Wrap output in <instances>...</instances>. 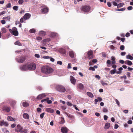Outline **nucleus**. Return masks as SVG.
<instances>
[{
    "label": "nucleus",
    "instance_id": "1",
    "mask_svg": "<svg viewBox=\"0 0 133 133\" xmlns=\"http://www.w3.org/2000/svg\"><path fill=\"white\" fill-rule=\"evenodd\" d=\"M54 69L48 66H45L42 67L41 68V72L43 74L48 75L53 72Z\"/></svg>",
    "mask_w": 133,
    "mask_h": 133
},
{
    "label": "nucleus",
    "instance_id": "2",
    "mask_svg": "<svg viewBox=\"0 0 133 133\" xmlns=\"http://www.w3.org/2000/svg\"><path fill=\"white\" fill-rule=\"evenodd\" d=\"M91 8L89 6L85 5L82 6L81 8L82 11L84 13H88L90 11Z\"/></svg>",
    "mask_w": 133,
    "mask_h": 133
},
{
    "label": "nucleus",
    "instance_id": "3",
    "mask_svg": "<svg viewBox=\"0 0 133 133\" xmlns=\"http://www.w3.org/2000/svg\"><path fill=\"white\" fill-rule=\"evenodd\" d=\"M28 64V70H34L36 68V64L34 63H30Z\"/></svg>",
    "mask_w": 133,
    "mask_h": 133
},
{
    "label": "nucleus",
    "instance_id": "4",
    "mask_svg": "<svg viewBox=\"0 0 133 133\" xmlns=\"http://www.w3.org/2000/svg\"><path fill=\"white\" fill-rule=\"evenodd\" d=\"M56 89L57 91L63 92H65L66 91L65 88L62 85H58L57 86Z\"/></svg>",
    "mask_w": 133,
    "mask_h": 133
},
{
    "label": "nucleus",
    "instance_id": "5",
    "mask_svg": "<svg viewBox=\"0 0 133 133\" xmlns=\"http://www.w3.org/2000/svg\"><path fill=\"white\" fill-rule=\"evenodd\" d=\"M10 32L13 35L15 36H17L18 35V32L17 30V28L15 27H13L12 30L9 29Z\"/></svg>",
    "mask_w": 133,
    "mask_h": 133
},
{
    "label": "nucleus",
    "instance_id": "6",
    "mask_svg": "<svg viewBox=\"0 0 133 133\" xmlns=\"http://www.w3.org/2000/svg\"><path fill=\"white\" fill-rule=\"evenodd\" d=\"M28 64L22 65L19 66V68L21 70L23 71H26L28 70Z\"/></svg>",
    "mask_w": 133,
    "mask_h": 133
},
{
    "label": "nucleus",
    "instance_id": "7",
    "mask_svg": "<svg viewBox=\"0 0 133 133\" xmlns=\"http://www.w3.org/2000/svg\"><path fill=\"white\" fill-rule=\"evenodd\" d=\"M93 52L91 50H90L88 52V58L89 59H92L93 58Z\"/></svg>",
    "mask_w": 133,
    "mask_h": 133
},
{
    "label": "nucleus",
    "instance_id": "8",
    "mask_svg": "<svg viewBox=\"0 0 133 133\" xmlns=\"http://www.w3.org/2000/svg\"><path fill=\"white\" fill-rule=\"evenodd\" d=\"M26 59L25 57L24 56H22L20 57L19 59L17 60L18 63H23Z\"/></svg>",
    "mask_w": 133,
    "mask_h": 133
},
{
    "label": "nucleus",
    "instance_id": "9",
    "mask_svg": "<svg viewBox=\"0 0 133 133\" xmlns=\"http://www.w3.org/2000/svg\"><path fill=\"white\" fill-rule=\"evenodd\" d=\"M70 81L71 83L73 85H75L76 84V80L75 78L73 76H71L70 77Z\"/></svg>",
    "mask_w": 133,
    "mask_h": 133
},
{
    "label": "nucleus",
    "instance_id": "10",
    "mask_svg": "<svg viewBox=\"0 0 133 133\" xmlns=\"http://www.w3.org/2000/svg\"><path fill=\"white\" fill-rule=\"evenodd\" d=\"M49 10V8L47 7L43 8L41 10V12L43 14H45L47 13Z\"/></svg>",
    "mask_w": 133,
    "mask_h": 133
},
{
    "label": "nucleus",
    "instance_id": "11",
    "mask_svg": "<svg viewBox=\"0 0 133 133\" xmlns=\"http://www.w3.org/2000/svg\"><path fill=\"white\" fill-rule=\"evenodd\" d=\"M10 107L6 106H4L3 108V110L5 112H9L10 111Z\"/></svg>",
    "mask_w": 133,
    "mask_h": 133
},
{
    "label": "nucleus",
    "instance_id": "12",
    "mask_svg": "<svg viewBox=\"0 0 133 133\" xmlns=\"http://www.w3.org/2000/svg\"><path fill=\"white\" fill-rule=\"evenodd\" d=\"M83 85L81 83L78 84L77 86V88L80 90H82L84 88Z\"/></svg>",
    "mask_w": 133,
    "mask_h": 133
},
{
    "label": "nucleus",
    "instance_id": "13",
    "mask_svg": "<svg viewBox=\"0 0 133 133\" xmlns=\"http://www.w3.org/2000/svg\"><path fill=\"white\" fill-rule=\"evenodd\" d=\"M31 15L29 13L25 14L23 16L25 20L29 19Z\"/></svg>",
    "mask_w": 133,
    "mask_h": 133
},
{
    "label": "nucleus",
    "instance_id": "14",
    "mask_svg": "<svg viewBox=\"0 0 133 133\" xmlns=\"http://www.w3.org/2000/svg\"><path fill=\"white\" fill-rule=\"evenodd\" d=\"M46 96V95L45 94H42L39 95L37 96V98L38 99H41Z\"/></svg>",
    "mask_w": 133,
    "mask_h": 133
},
{
    "label": "nucleus",
    "instance_id": "15",
    "mask_svg": "<svg viewBox=\"0 0 133 133\" xmlns=\"http://www.w3.org/2000/svg\"><path fill=\"white\" fill-rule=\"evenodd\" d=\"M3 125H4L6 126H8V124L7 122L3 120L0 122V126H2Z\"/></svg>",
    "mask_w": 133,
    "mask_h": 133
},
{
    "label": "nucleus",
    "instance_id": "16",
    "mask_svg": "<svg viewBox=\"0 0 133 133\" xmlns=\"http://www.w3.org/2000/svg\"><path fill=\"white\" fill-rule=\"evenodd\" d=\"M59 51L60 53L63 54H66V50L63 48L60 49L59 50Z\"/></svg>",
    "mask_w": 133,
    "mask_h": 133
},
{
    "label": "nucleus",
    "instance_id": "17",
    "mask_svg": "<svg viewBox=\"0 0 133 133\" xmlns=\"http://www.w3.org/2000/svg\"><path fill=\"white\" fill-rule=\"evenodd\" d=\"M61 130V132L63 133H67L68 132V129L66 127H62Z\"/></svg>",
    "mask_w": 133,
    "mask_h": 133
},
{
    "label": "nucleus",
    "instance_id": "18",
    "mask_svg": "<svg viewBox=\"0 0 133 133\" xmlns=\"http://www.w3.org/2000/svg\"><path fill=\"white\" fill-rule=\"evenodd\" d=\"M45 111L48 112L53 113L54 112V111L53 109L51 108H46L45 109Z\"/></svg>",
    "mask_w": 133,
    "mask_h": 133
},
{
    "label": "nucleus",
    "instance_id": "19",
    "mask_svg": "<svg viewBox=\"0 0 133 133\" xmlns=\"http://www.w3.org/2000/svg\"><path fill=\"white\" fill-rule=\"evenodd\" d=\"M102 100V99L101 97H98L97 98V99H95L94 104H97V102H98V101L101 102Z\"/></svg>",
    "mask_w": 133,
    "mask_h": 133
},
{
    "label": "nucleus",
    "instance_id": "20",
    "mask_svg": "<svg viewBox=\"0 0 133 133\" xmlns=\"http://www.w3.org/2000/svg\"><path fill=\"white\" fill-rule=\"evenodd\" d=\"M110 126V123H105L104 127V129H108Z\"/></svg>",
    "mask_w": 133,
    "mask_h": 133
},
{
    "label": "nucleus",
    "instance_id": "21",
    "mask_svg": "<svg viewBox=\"0 0 133 133\" xmlns=\"http://www.w3.org/2000/svg\"><path fill=\"white\" fill-rule=\"evenodd\" d=\"M39 35L41 36H44L46 34V32H45L43 31H41L39 32Z\"/></svg>",
    "mask_w": 133,
    "mask_h": 133
},
{
    "label": "nucleus",
    "instance_id": "22",
    "mask_svg": "<svg viewBox=\"0 0 133 133\" xmlns=\"http://www.w3.org/2000/svg\"><path fill=\"white\" fill-rule=\"evenodd\" d=\"M23 116V118L26 119H28L29 118V115L27 113H25L24 114Z\"/></svg>",
    "mask_w": 133,
    "mask_h": 133
},
{
    "label": "nucleus",
    "instance_id": "23",
    "mask_svg": "<svg viewBox=\"0 0 133 133\" xmlns=\"http://www.w3.org/2000/svg\"><path fill=\"white\" fill-rule=\"evenodd\" d=\"M75 53L73 51H70L69 52V55L71 58H73L74 56Z\"/></svg>",
    "mask_w": 133,
    "mask_h": 133
},
{
    "label": "nucleus",
    "instance_id": "24",
    "mask_svg": "<svg viewBox=\"0 0 133 133\" xmlns=\"http://www.w3.org/2000/svg\"><path fill=\"white\" fill-rule=\"evenodd\" d=\"M7 119L9 121H15L14 119L11 116H8L7 117Z\"/></svg>",
    "mask_w": 133,
    "mask_h": 133
},
{
    "label": "nucleus",
    "instance_id": "25",
    "mask_svg": "<svg viewBox=\"0 0 133 133\" xmlns=\"http://www.w3.org/2000/svg\"><path fill=\"white\" fill-rule=\"evenodd\" d=\"M10 104L12 106H14L16 104V102L14 100H11L10 101Z\"/></svg>",
    "mask_w": 133,
    "mask_h": 133
},
{
    "label": "nucleus",
    "instance_id": "26",
    "mask_svg": "<svg viewBox=\"0 0 133 133\" xmlns=\"http://www.w3.org/2000/svg\"><path fill=\"white\" fill-rule=\"evenodd\" d=\"M22 105L24 107H26L29 105V104L26 102H23L22 103Z\"/></svg>",
    "mask_w": 133,
    "mask_h": 133
},
{
    "label": "nucleus",
    "instance_id": "27",
    "mask_svg": "<svg viewBox=\"0 0 133 133\" xmlns=\"http://www.w3.org/2000/svg\"><path fill=\"white\" fill-rule=\"evenodd\" d=\"M87 94L88 96L91 98H92L94 96L93 94L90 92H87Z\"/></svg>",
    "mask_w": 133,
    "mask_h": 133
},
{
    "label": "nucleus",
    "instance_id": "28",
    "mask_svg": "<svg viewBox=\"0 0 133 133\" xmlns=\"http://www.w3.org/2000/svg\"><path fill=\"white\" fill-rule=\"evenodd\" d=\"M22 128H21V130L20 132L21 133H27L28 130L26 129H25L23 130H22Z\"/></svg>",
    "mask_w": 133,
    "mask_h": 133
},
{
    "label": "nucleus",
    "instance_id": "29",
    "mask_svg": "<svg viewBox=\"0 0 133 133\" xmlns=\"http://www.w3.org/2000/svg\"><path fill=\"white\" fill-rule=\"evenodd\" d=\"M126 58L127 59L132 60L133 59V57L130 55H128L126 56Z\"/></svg>",
    "mask_w": 133,
    "mask_h": 133
},
{
    "label": "nucleus",
    "instance_id": "30",
    "mask_svg": "<svg viewBox=\"0 0 133 133\" xmlns=\"http://www.w3.org/2000/svg\"><path fill=\"white\" fill-rule=\"evenodd\" d=\"M15 45H18L19 46L22 45V44L19 41H16L15 43Z\"/></svg>",
    "mask_w": 133,
    "mask_h": 133
},
{
    "label": "nucleus",
    "instance_id": "31",
    "mask_svg": "<svg viewBox=\"0 0 133 133\" xmlns=\"http://www.w3.org/2000/svg\"><path fill=\"white\" fill-rule=\"evenodd\" d=\"M110 72L111 74H114L116 72V69L112 70L110 71Z\"/></svg>",
    "mask_w": 133,
    "mask_h": 133
},
{
    "label": "nucleus",
    "instance_id": "32",
    "mask_svg": "<svg viewBox=\"0 0 133 133\" xmlns=\"http://www.w3.org/2000/svg\"><path fill=\"white\" fill-rule=\"evenodd\" d=\"M65 121L63 117H61V119L60 122L59 123L60 124H64L65 122Z\"/></svg>",
    "mask_w": 133,
    "mask_h": 133
},
{
    "label": "nucleus",
    "instance_id": "33",
    "mask_svg": "<svg viewBox=\"0 0 133 133\" xmlns=\"http://www.w3.org/2000/svg\"><path fill=\"white\" fill-rule=\"evenodd\" d=\"M2 33H5L6 32V29L5 28H3L1 29Z\"/></svg>",
    "mask_w": 133,
    "mask_h": 133
},
{
    "label": "nucleus",
    "instance_id": "34",
    "mask_svg": "<svg viewBox=\"0 0 133 133\" xmlns=\"http://www.w3.org/2000/svg\"><path fill=\"white\" fill-rule=\"evenodd\" d=\"M50 41V39L49 38H48L47 39H44L43 40V41L44 42H48Z\"/></svg>",
    "mask_w": 133,
    "mask_h": 133
},
{
    "label": "nucleus",
    "instance_id": "35",
    "mask_svg": "<svg viewBox=\"0 0 133 133\" xmlns=\"http://www.w3.org/2000/svg\"><path fill=\"white\" fill-rule=\"evenodd\" d=\"M123 3H120L118 4L117 5V7L118 8H119L123 6Z\"/></svg>",
    "mask_w": 133,
    "mask_h": 133
},
{
    "label": "nucleus",
    "instance_id": "36",
    "mask_svg": "<svg viewBox=\"0 0 133 133\" xmlns=\"http://www.w3.org/2000/svg\"><path fill=\"white\" fill-rule=\"evenodd\" d=\"M51 36L53 37H54L57 35V34L56 33H52L51 34Z\"/></svg>",
    "mask_w": 133,
    "mask_h": 133
},
{
    "label": "nucleus",
    "instance_id": "37",
    "mask_svg": "<svg viewBox=\"0 0 133 133\" xmlns=\"http://www.w3.org/2000/svg\"><path fill=\"white\" fill-rule=\"evenodd\" d=\"M29 31L31 33H34L35 32V30L34 29H30Z\"/></svg>",
    "mask_w": 133,
    "mask_h": 133
},
{
    "label": "nucleus",
    "instance_id": "38",
    "mask_svg": "<svg viewBox=\"0 0 133 133\" xmlns=\"http://www.w3.org/2000/svg\"><path fill=\"white\" fill-rule=\"evenodd\" d=\"M21 130V128H19V129H18L17 128H15V131L16 132H20Z\"/></svg>",
    "mask_w": 133,
    "mask_h": 133
},
{
    "label": "nucleus",
    "instance_id": "39",
    "mask_svg": "<svg viewBox=\"0 0 133 133\" xmlns=\"http://www.w3.org/2000/svg\"><path fill=\"white\" fill-rule=\"evenodd\" d=\"M68 117L72 118H73L74 116L72 115H70L69 114H67Z\"/></svg>",
    "mask_w": 133,
    "mask_h": 133
},
{
    "label": "nucleus",
    "instance_id": "40",
    "mask_svg": "<svg viewBox=\"0 0 133 133\" xmlns=\"http://www.w3.org/2000/svg\"><path fill=\"white\" fill-rule=\"evenodd\" d=\"M125 8H123L121 9H117L116 10L117 11H123L125 10Z\"/></svg>",
    "mask_w": 133,
    "mask_h": 133
},
{
    "label": "nucleus",
    "instance_id": "41",
    "mask_svg": "<svg viewBox=\"0 0 133 133\" xmlns=\"http://www.w3.org/2000/svg\"><path fill=\"white\" fill-rule=\"evenodd\" d=\"M36 39L38 41H41L42 39V38L38 36L36 37Z\"/></svg>",
    "mask_w": 133,
    "mask_h": 133
},
{
    "label": "nucleus",
    "instance_id": "42",
    "mask_svg": "<svg viewBox=\"0 0 133 133\" xmlns=\"http://www.w3.org/2000/svg\"><path fill=\"white\" fill-rule=\"evenodd\" d=\"M127 62V64L129 65H131L132 64V62L130 61L129 60Z\"/></svg>",
    "mask_w": 133,
    "mask_h": 133
},
{
    "label": "nucleus",
    "instance_id": "43",
    "mask_svg": "<svg viewBox=\"0 0 133 133\" xmlns=\"http://www.w3.org/2000/svg\"><path fill=\"white\" fill-rule=\"evenodd\" d=\"M48 99H49V98H47L45 99H44L42 100L41 101V102H45V101L47 102Z\"/></svg>",
    "mask_w": 133,
    "mask_h": 133
},
{
    "label": "nucleus",
    "instance_id": "44",
    "mask_svg": "<svg viewBox=\"0 0 133 133\" xmlns=\"http://www.w3.org/2000/svg\"><path fill=\"white\" fill-rule=\"evenodd\" d=\"M103 111L104 112H108V110L107 109L105 108H104L103 109Z\"/></svg>",
    "mask_w": 133,
    "mask_h": 133
},
{
    "label": "nucleus",
    "instance_id": "45",
    "mask_svg": "<svg viewBox=\"0 0 133 133\" xmlns=\"http://www.w3.org/2000/svg\"><path fill=\"white\" fill-rule=\"evenodd\" d=\"M120 49L122 50H124V45H121L120 46Z\"/></svg>",
    "mask_w": 133,
    "mask_h": 133
},
{
    "label": "nucleus",
    "instance_id": "46",
    "mask_svg": "<svg viewBox=\"0 0 133 133\" xmlns=\"http://www.w3.org/2000/svg\"><path fill=\"white\" fill-rule=\"evenodd\" d=\"M24 2L23 0H19L18 1V3L20 4H22Z\"/></svg>",
    "mask_w": 133,
    "mask_h": 133
},
{
    "label": "nucleus",
    "instance_id": "47",
    "mask_svg": "<svg viewBox=\"0 0 133 133\" xmlns=\"http://www.w3.org/2000/svg\"><path fill=\"white\" fill-rule=\"evenodd\" d=\"M18 6H14L13 8L14 10H18Z\"/></svg>",
    "mask_w": 133,
    "mask_h": 133
},
{
    "label": "nucleus",
    "instance_id": "48",
    "mask_svg": "<svg viewBox=\"0 0 133 133\" xmlns=\"http://www.w3.org/2000/svg\"><path fill=\"white\" fill-rule=\"evenodd\" d=\"M89 69L90 70H92V71H95V69L92 66H90Z\"/></svg>",
    "mask_w": 133,
    "mask_h": 133
},
{
    "label": "nucleus",
    "instance_id": "49",
    "mask_svg": "<svg viewBox=\"0 0 133 133\" xmlns=\"http://www.w3.org/2000/svg\"><path fill=\"white\" fill-rule=\"evenodd\" d=\"M66 104L70 106H71L72 105V104L69 102H66Z\"/></svg>",
    "mask_w": 133,
    "mask_h": 133
},
{
    "label": "nucleus",
    "instance_id": "50",
    "mask_svg": "<svg viewBox=\"0 0 133 133\" xmlns=\"http://www.w3.org/2000/svg\"><path fill=\"white\" fill-rule=\"evenodd\" d=\"M44 113H43L40 115V117L41 118H43L44 116Z\"/></svg>",
    "mask_w": 133,
    "mask_h": 133
},
{
    "label": "nucleus",
    "instance_id": "51",
    "mask_svg": "<svg viewBox=\"0 0 133 133\" xmlns=\"http://www.w3.org/2000/svg\"><path fill=\"white\" fill-rule=\"evenodd\" d=\"M7 8H10L11 7V3H9L6 6Z\"/></svg>",
    "mask_w": 133,
    "mask_h": 133
},
{
    "label": "nucleus",
    "instance_id": "52",
    "mask_svg": "<svg viewBox=\"0 0 133 133\" xmlns=\"http://www.w3.org/2000/svg\"><path fill=\"white\" fill-rule=\"evenodd\" d=\"M107 63L108 65H110L111 63V61L110 60H108L107 61Z\"/></svg>",
    "mask_w": 133,
    "mask_h": 133
},
{
    "label": "nucleus",
    "instance_id": "53",
    "mask_svg": "<svg viewBox=\"0 0 133 133\" xmlns=\"http://www.w3.org/2000/svg\"><path fill=\"white\" fill-rule=\"evenodd\" d=\"M50 58V57L47 56H44L43 57V58L46 59Z\"/></svg>",
    "mask_w": 133,
    "mask_h": 133
},
{
    "label": "nucleus",
    "instance_id": "54",
    "mask_svg": "<svg viewBox=\"0 0 133 133\" xmlns=\"http://www.w3.org/2000/svg\"><path fill=\"white\" fill-rule=\"evenodd\" d=\"M118 127H119V126H118V125L117 124H116L115 125L114 129H117V128H118Z\"/></svg>",
    "mask_w": 133,
    "mask_h": 133
},
{
    "label": "nucleus",
    "instance_id": "55",
    "mask_svg": "<svg viewBox=\"0 0 133 133\" xmlns=\"http://www.w3.org/2000/svg\"><path fill=\"white\" fill-rule=\"evenodd\" d=\"M57 63L60 65H62V62L61 61H58L57 62Z\"/></svg>",
    "mask_w": 133,
    "mask_h": 133
},
{
    "label": "nucleus",
    "instance_id": "56",
    "mask_svg": "<svg viewBox=\"0 0 133 133\" xmlns=\"http://www.w3.org/2000/svg\"><path fill=\"white\" fill-rule=\"evenodd\" d=\"M1 23L2 24H4L6 22L5 20H2L1 21Z\"/></svg>",
    "mask_w": 133,
    "mask_h": 133
},
{
    "label": "nucleus",
    "instance_id": "57",
    "mask_svg": "<svg viewBox=\"0 0 133 133\" xmlns=\"http://www.w3.org/2000/svg\"><path fill=\"white\" fill-rule=\"evenodd\" d=\"M37 89L38 90H42V88L40 86H38L37 87Z\"/></svg>",
    "mask_w": 133,
    "mask_h": 133
},
{
    "label": "nucleus",
    "instance_id": "58",
    "mask_svg": "<svg viewBox=\"0 0 133 133\" xmlns=\"http://www.w3.org/2000/svg\"><path fill=\"white\" fill-rule=\"evenodd\" d=\"M97 62V60L96 59H94L92 61V62L93 63H95Z\"/></svg>",
    "mask_w": 133,
    "mask_h": 133
},
{
    "label": "nucleus",
    "instance_id": "59",
    "mask_svg": "<svg viewBox=\"0 0 133 133\" xmlns=\"http://www.w3.org/2000/svg\"><path fill=\"white\" fill-rule=\"evenodd\" d=\"M107 5L109 7H110L111 6V3L109 2H107Z\"/></svg>",
    "mask_w": 133,
    "mask_h": 133
},
{
    "label": "nucleus",
    "instance_id": "60",
    "mask_svg": "<svg viewBox=\"0 0 133 133\" xmlns=\"http://www.w3.org/2000/svg\"><path fill=\"white\" fill-rule=\"evenodd\" d=\"M108 118V117L106 115H104V120H107Z\"/></svg>",
    "mask_w": 133,
    "mask_h": 133
},
{
    "label": "nucleus",
    "instance_id": "61",
    "mask_svg": "<svg viewBox=\"0 0 133 133\" xmlns=\"http://www.w3.org/2000/svg\"><path fill=\"white\" fill-rule=\"evenodd\" d=\"M52 102L51 100H49V99H48L47 101V103L49 104H51V103Z\"/></svg>",
    "mask_w": 133,
    "mask_h": 133
},
{
    "label": "nucleus",
    "instance_id": "62",
    "mask_svg": "<svg viewBox=\"0 0 133 133\" xmlns=\"http://www.w3.org/2000/svg\"><path fill=\"white\" fill-rule=\"evenodd\" d=\"M132 7L131 6H128V8L127 9L128 10H131L132 9Z\"/></svg>",
    "mask_w": 133,
    "mask_h": 133
},
{
    "label": "nucleus",
    "instance_id": "63",
    "mask_svg": "<svg viewBox=\"0 0 133 133\" xmlns=\"http://www.w3.org/2000/svg\"><path fill=\"white\" fill-rule=\"evenodd\" d=\"M119 62L122 64H123L124 63V61L123 60H121L119 61Z\"/></svg>",
    "mask_w": 133,
    "mask_h": 133
},
{
    "label": "nucleus",
    "instance_id": "64",
    "mask_svg": "<svg viewBox=\"0 0 133 133\" xmlns=\"http://www.w3.org/2000/svg\"><path fill=\"white\" fill-rule=\"evenodd\" d=\"M16 126V124H13L11 125V127L12 128H14Z\"/></svg>",
    "mask_w": 133,
    "mask_h": 133
}]
</instances>
